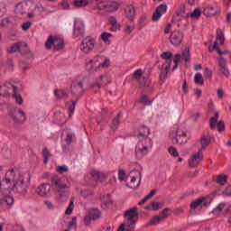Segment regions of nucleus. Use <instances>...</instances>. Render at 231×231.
Here are the masks:
<instances>
[{
    "label": "nucleus",
    "instance_id": "2",
    "mask_svg": "<svg viewBox=\"0 0 231 231\" xmlns=\"http://www.w3.org/2000/svg\"><path fill=\"white\" fill-rule=\"evenodd\" d=\"M149 147H152V140L149 138V136L143 137L139 140L136 147H135V156L139 160H142L145 154H147V151Z\"/></svg>",
    "mask_w": 231,
    "mask_h": 231
},
{
    "label": "nucleus",
    "instance_id": "8",
    "mask_svg": "<svg viewBox=\"0 0 231 231\" xmlns=\"http://www.w3.org/2000/svg\"><path fill=\"white\" fill-rule=\"evenodd\" d=\"M218 64L217 75H222L226 77V79L230 78V70H228V67L226 66V59L224 57H219L217 59Z\"/></svg>",
    "mask_w": 231,
    "mask_h": 231
},
{
    "label": "nucleus",
    "instance_id": "42",
    "mask_svg": "<svg viewBox=\"0 0 231 231\" xmlns=\"http://www.w3.org/2000/svg\"><path fill=\"white\" fill-rule=\"evenodd\" d=\"M86 69H87V71H88V73H96L97 66H95V61L93 60H90L87 63Z\"/></svg>",
    "mask_w": 231,
    "mask_h": 231
},
{
    "label": "nucleus",
    "instance_id": "6",
    "mask_svg": "<svg viewBox=\"0 0 231 231\" xmlns=\"http://www.w3.org/2000/svg\"><path fill=\"white\" fill-rule=\"evenodd\" d=\"M187 17H189V14L185 12V5L181 4L180 8L175 12L171 22L180 28V23H181L183 19H187Z\"/></svg>",
    "mask_w": 231,
    "mask_h": 231
},
{
    "label": "nucleus",
    "instance_id": "12",
    "mask_svg": "<svg viewBox=\"0 0 231 231\" xmlns=\"http://www.w3.org/2000/svg\"><path fill=\"white\" fill-rule=\"evenodd\" d=\"M86 32L84 23L76 20L74 22V27H73V37L74 39H77V37H84V33Z\"/></svg>",
    "mask_w": 231,
    "mask_h": 231
},
{
    "label": "nucleus",
    "instance_id": "32",
    "mask_svg": "<svg viewBox=\"0 0 231 231\" xmlns=\"http://www.w3.org/2000/svg\"><path fill=\"white\" fill-rule=\"evenodd\" d=\"M124 116V114L122 112H119L117 116L113 119L112 124H111V129L113 131H116L120 125V118Z\"/></svg>",
    "mask_w": 231,
    "mask_h": 231
},
{
    "label": "nucleus",
    "instance_id": "50",
    "mask_svg": "<svg viewBox=\"0 0 231 231\" xmlns=\"http://www.w3.org/2000/svg\"><path fill=\"white\" fill-rule=\"evenodd\" d=\"M194 82L195 84H199V86H203V84H205V79H203V75H201V73H197L195 75Z\"/></svg>",
    "mask_w": 231,
    "mask_h": 231
},
{
    "label": "nucleus",
    "instance_id": "44",
    "mask_svg": "<svg viewBox=\"0 0 231 231\" xmlns=\"http://www.w3.org/2000/svg\"><path fill=\"white\" fill-rule=\"evenodd\" d=\"M51 46L53 47L55 46V37H53L52 35H50L47 41L45 42V48L46 50H50Z\"/></svg>",
    "mask_w": 231,
    "mask_h": 231
},
{
    "label": "nucleus",
    "instance_id": "18",
    "mask_svg": "<svg viewBox=\"0 0 231 231\" xmlns=\"http://www.w3.org/2000/svg\"><path fill=\"white\" fill-rule=\"evenodd\" d=\"M167 13V5H160L155 12L153 13L152 16V21H153L154 23H156L157 21H160V17H162V15H163V14Z\"/></svg>",
    "mask_w": 231,
    "mask_h": 231
},
{
    "label": "nucleus",
    "instance_id": "9",
    "mask_svg": "<svg viewBox=\"0 0 231 231\" xmlns=\"http://www.w3.org/2000/svg\"><path fill=\"white\" fill-rule=\"evenodd\" d=\"M10 116L15 124H21V122H24V120H26V115L21 108H14L11 110Z\"/></svg>",
    "mask_w": 231,
    "mask_h": 231
},
{
    "label": "nucleus",
    "instance_id": "14",
    "mask_svg": "<svg viewBox=\"0 0 231 231\" xmlns=\"http://www.w3.org/2000/svg\"><path fill=\"white\" fill-rule=\"evenodd\" d=\"M203 162V152H201V150H199L198 152H196L189 158L188 163L189 167H198V165H199V162Z\"/></svg>",
    "mask_w": 231,
    "mask_h": 231
},
{
    "label": "nucleus",
    "instance_id": "27",
    "mask_svg": "<svg viewBox=\"0 0 231 231\" xmlns=\"http://www.w3.org/2000/svg\"><path fill=\"white\" fill-rule=\"evenodd\" d=\"M64 39L55 36L53 51H60V50H64Z\"/></svg>",
    "mask_w": 231,
    "mask_h": 231
},
{
    "label": "nucleus",
    "instance_id": "41",
    "mask_svg": "<svg viewBox=\"0 0 231 231\" xmlns=\"http://www.w3.org/2000/svg\"><path fill=\"white\" fill-rule=\"evenodd\" d=\"M89 5V2L88 0H74L73 5L75 8H84L85 6H88Z\"/></svg>",
    "mask_w": 231,
    "mask_h": 231
},
{
    "label": "nucleus",
    "instance_id": "47",
    "mask_svg": "<svg viewBox=\"0 0 231 231\" xmlns=\"http://www.w3.org/2000/svg\"><path fill=\"white\" fill-rule=\"evenodd\" d=\"M8 53H16V51H21V43L17 42L13 44L8 50Z\"/></svg>",
    "mask_w": 231,
    "mask_h": 231
},
{
    "label": "nucleus",
    "instance_id": "22",
    "mask_svg": "<svg viewBox=\"0 0 231 231\" xmlns=\"http://www.w3.org/2000/svg\"><path fill=\"white\" fill-rule=\"evenodd\" d=\"M128 225L125 227V223H123L117 228V231H134L136 227V220H128Z\"/></svg>",
    "mask_w": 231,
    "mask_h": 231
},
{
    "label": "nucleus",
    "instance_id": "20",
    "mask_svg": "<svg viewBox=\"0 0 231 231\" xmlns=\"http://www.w3.org/2000/svg\"><path fill=\"white\" fill-rule=\"evenodd\" d=\"M14 205V199L11 196H5L0 199V207L2 210H8Z\"/></svg>",
    "mask_w": 231,
    "mask_h": 231
},
{
    "label": "nucleus",
    "instance_id": "35",
    "mask_svg": "<svg viewBox=\"0 0 231 231\" xmlns=\"http://www.w3.org/2000/svg\"><path fill=\"white\" fill-rule=\"evenodd\" d=\"M103 204L101 205L102 208H109L113 207V200H111V195L107 194L106 196L103 195Z\"/></svg>",
    "mask_w": 231,
    "mask_h": 231
},
{
    "label": "nucleus",
    "instance_id": "1",
    "mask_svg": "<svg viewBox=\"0 0 231 231\" xmlns=\"http://www.w3.org/2000/svg\"><path fill=\"white\" fill-rule=\"evenodd\" d=\"M13 176V186L12 190L16 194H26L28 192V187H30V177L27 175V178L24 175L20 174L18 171L14 170V175Z\"/></svg>",
    "mask_w": 231,
    "mask_h": 231
},
{
    "label": "nucleus",
    "instance_id": "46",
    "mask_svg": "<svg viewBox=\"0 0 231 231\" xmlns=\"http://www.w3.org/2000/svg\"><path fill=\"white\" fill-rule=\"evenodd\" d=\"M217 41H220L221 46L225 44V34L221 29H217Z\"/></svg>",
    "mask_w": 231,
    "mask_h": 231
},
{
    "label": "nucleus",
    "instance_id": "59",
    "mask_svg": "<svg viewBox=\"0 0 231 231\" xmlns=\"http://www.w3.org/2000/svg\"><path fill=\"white\" fill-rule=\"evenodd\" d=\"M140 102L141 104H144V106H151L152 103L151 100H149L146 95L141 97Z\"/></svg>",
    "mask_w": 231,
    "mask_h": 231
},
{
    "label": "nucleus",
    "instance_id": "63",
    "mask_svg": "<svg viewBox=\"0 0 231 231\" xmlns=\"http://www.w3.org/2000/svg\"><path fill=\"white\" fill-rule=\"evenodd\" d=\"M109 64H111V60L106 58L104 61L98 65V68H109Z\"/></svg>",
    "mask_w": 231,
    "mask_h": 231
},
{
    "label": "nucleus",
    "instance_id": "17",
    "mask_svg": "<svg viewBox=\"0 0 231 231\" xmlns=\"http://www.w3.org/2000/svg\"><path fill=\"white\" fill-rule=\"evenodd\" d=\"M124 217H125L127 221H138V208L134 207L125 211Z\"/></svg>",
    "mask_w": 231,
    "mask_h": 231
},
{
    "label": "nucleus",
    "instance_id": "28",
    "mask_svg": "<svg viewBox=\"0 0 231 231\" xmlns=\"http://www.w3.org/2000/svg\"><path fill=\"white\" fill-rule=\"evenodd\" d=\"M14 85L12 83H7L0 86V95L1 97H8L10 95V88H14Z\"/></svg>",
    "mask_w": 231,
    "mask_h": 231
},
{
    "label": "nucleus",
    "instance_id": "21",
    "mask_svg": "<svg viewBox=\"0 0 231 231\" xmlns=\"http://www.w3.org/2000/svg\"><path fill=\"white\" fill-rule=\"evenodd\" d=\"M125 14L126 19H129L132 23L134 21V18L136 17V9L133 5H126L125 7Z\"/></svg>",
    "mask_w": 231,
    "mask_h": 231
},
{
    "label": "nucleus",
    "instance_id": "60",
    "mask_svg": "<svg viewBox=\"0 0 231 231\" xmlns=\"http://www.w3.org/2000/svg\"><path fill=\"white\" fill-rule=\"evenodd\" d=\"M73 138H75V134H68L67 137L65 139V142L67 145H71V143L73 142Z\"/></svg>",
    "mask_w": 231,
    "mask_h": 231
},
{
    "label": "nucleus",
    "instance_id": "57",
    "mask_svg": "<svg viewBox=\"0 0 231 231\" xmlns=\"http://www.w3.org/2000/svg\"><path fill=\"white\" fill-rule=\"evenodd\" d=\"M227 176L226 175H218L217 177V183H219V185H225V182L227 180Z\"/></svg>",
    "mask_w": 231,
    "mask_h": 231
},
{
    "label": "nucleus",
    "instance_id": "4",
    "mask_svg": "<svg viewBox=\"0 0 231 231\" xmlns=\"http://www.w3.org/2000/svg\"><path fill=\"white\" fill-rule=\"evenodd\" d=\"M71 95L77 99L80 100V96L84 93V81L75 79L70 85Z\"/></svg>",
    "mask_w": 231,
    "mask_h": 231
},
{
    "label": "nucleus",
    "instance_id": "19",
    "mask_svg": "<svg viewBox=\"0 0 231 231\" xmlns=\"http://www.w3.org/2000/svg\"><path fill=\"white\" fill-rule=\"evenodd\" d=\"M151 134V129L148 126L141 125L134 131V135L137 138H145Z\"/></svg>",
    "mask_w": 231,
    "mask_h": 231
},
{
    "label": "nucleus",
    "instance_id": "48",
    "mask_svg": "<svg viewBox=\"0 0 231 231\" xmlns=\"http://www.w3.org/2000/svg\"><path fill=\"white\" fill-rule=\"evenodd\" d=\"M42 156H43V163H48V160L51 157V153L48 148H43L42 150Z\"/></svg>",
    "mask_w": 231,
    "mask_h": 231
},
{
    "label": "nucleus",
    "instance_id": "61",
    "mask_svg": "<svg viewBox=\"0 0 231 231\" xmlns=\"http://www.w3.org/2000/svg\"><path fill=\"white\" fill-rule=\"evenodd\" d=\"M168 152H170V154L171 156H173L174 158H177V156H179V152H178V150L175 148V147H172L171 146L169 149H168Z\"/></svg>",
    "mask_w": 231,
    "mask_h": 231
},
{
    "label": "nucleus",
    "instance_id": "52",
    "mask_svg": "<svg viewBox=\"0 0 231 231\" xmlns=\"http://www.w3.org/2000/svg\"><path fill=\"white\" fill-rule=\"evenodd\" d=\"M74 200L71 199L67 209L65 210V214L66 216H69L72 212H73V208H75V204H74Z\"/></svg>",
    "mask_w": 231,
    "mask_h": 231
},
{
    "label": "nucleus",
    "instance_id": "37",
    "mask_svg": "<svg viewBox=\"0 0 231 231\" xmlns=\"http://www.w3.org/2000/svg\"><path fill=\"white\" fill-rule=\"evenodd\" d=\"M79 100L75 98V100H71L70 102H67L68 109H69V116L71 118V116L73 113H75V106H77V103Z\"/></svg>",
    "mask_w": 231,
    "mask_h": 231
},
{
    "label": "nucleus",
    "instance_id": "23",
    "mask_svg": "<svg viewBox=\"0 0 231 231\" xmlns=\"http://www.w3.org/2000/svg\"><path fill=\"white\" fill-rule=\"evenodd\" d=\"M58 197L57 199L59 203H66L69 199V191L68 189H60L58 190Z\"/></svg>",
    "mask_w": 231,
    "mask_h": 231
},
{
    "label": "nucleus",
    "instance_id": "29",
    "mask_svg": "<svg viewBox=\"0 0 231 231\" xmlns=\"http://www.w3.org/2000/svg\"><path fill=\"white\" fill-rule=\"evenodd\" d=\"M172 57L173 54L171 51H165L161 54V59L166 60L165 66H169L171 68V64H172Z\"/></svg>",
    "mask_w": 231,
    "mask_h": 231
},
{
    "label": "nucleus",
    "instance_id": "31",
    "mask_svg": "<svg viewBox=\"0 0 231 231\" xmlns=\"http://www.w3.org/2000/svg\"><path fill=\"white\" fill-rule=\"evenodd\" d=\"M210 142H211V139H210L209 135H208V136L203 135L200 138L201 148L199 151H201V152H203V151H205V149H207V147H208V145H210Z\"/></svg>",
    "mask_w": 231,
    "mask_h": 231
},
{
    "label": "nucleus",
    "instance_id": "49",
    "mask_svg": "<svg viewBox=\"0 0 231 231\" xmlns=\"http://www.w3.org/2000/svg\"><path fill=\"white\" fill-rule=\"evenodd\" d=\"M213 50H216L217 52L219 53V55H226L228 53H230L229 51H221V49L219 48V45L217 43V42H215L213 44Z\"/></svg>",
    "mask_w": 231,
    "mask_h": 231
},
{
    "label": "nucleus",
    "instance_id": "56",
    "mask_svg": "<svg viewBox=\"0 0 231 231\" xmlns=\"http://www.w3.org/2000/svg\"><path fill=\"white\" fill-rule=\"evenodd\" d=\"M169 212H171V208H165L160 214L159 216L162 220L166 219V217H169Z\"/></svg>",
    "mask_w": 231,
    "mask_h": 231
},
{
    "label": "nucleus",
    "instance_id": "11",
    "mask_svg": "<svg viewBox=\"0 0 231 231\" xmlns=\"http://www.w3.org/2000/svg\"><path fill=\"white\" fill-rule=\"evenodd\" d=\"M181 60H184V62H190V49L186 48L182 53L175 54L173 62L174 64H180Z\"/></svg>",
    "mask_w": 231,
    "mask_h": 231
},
{
    "label": "nucleus",
    "instance_id": "13",
    "mask_svg": "<svg viewBox=\"0 0 231 231\" xmlns=\"http://www.w3.org/2000/svg\"><path fill=\"white\" fill-rule=\"evenodd\" d=\"M183 32L173 31L170 35V42L173 46H180L183 42Z\"/></svg>",
    "mask_w": 231,
    "mask_h": 231
},
{
    "label": "nucleus",
    "instance_id": "3",
    "mask_svg": "<svg viewBox=\"0 0 231 231\" xmlns=\"http://www.w3.org/2000/svg\"><path fill=\"white\" fill-rule=\"evenodd\" d=\"M13 175V176H12ZM14 170L12 169L11 171L5 173V179L0 181V192L1 194L6 195L12 192V181L14 182Z\"/></svg>",
    "mask_w": 231,
    "mask_h": 231
},
{
    "label": "nucleus",
    "instance_id": "7",
    "mask_svg": "<svg viewBox=\"0 0 231 231\" xmlns=\"http://www.w3.org/2000/svg\"><path fill=\"white\" fill-rule=\"evenodd\" d=\"M95 40L91 36L85 37L80 44V50L83 53H89V51H93L95 50Z\"/></svg>",
    "mask_w": 231,
    "mask_h": 231
},
{
    "label": "nucleus",
    "instance_id": "54",
    "mask_svg": "<svg viewBox=\"0 0 231 231\" xmlns=\"http://www.w3.org/2000/svg\"><path fill=\"white\" fill-rule=\"evenodd\" d=\"M109 37H113V34L109 33V32H102L101 33V39L104 42H108V44L111 43V42L109 41Z\"/></svg>",
    "mask_w": 231,
    "mask_h": 231
},
{
    "label": "nucleus",
    "instance_id": "16",
    "mask_svg": "<svg viewBox=\"0 0 231 231\" xmlns=\"http://www.w3.org/2000/svg\"><path fill=\"white\" fill-rule=\"evenodd\" d=\"M173 140L176 142V143H179L180 145H185V143H187V133L178 128L176 130L175 137L173 138Z\"/></svg>",
    "mask_w": 231,
    "mask_h": 231
},
{
    "label": "nucleus",
    "instance_id": "26",
    "mask_svg": "<svg viewBox=\"0 0 231 231\" xmlns=\"http://www.w3.org/2000/svg\"><path fill=\"white\" fill-rule=\"evenodd\" d=\"M108 23L111 24V32H118V30L122 28V25L118 23L116 17L115 16L108 17Z\"/></svg>",
    "mask_w": 231,
    "mask_h": 231
},
{
    "label": "nucleus",
    "instance_id": "62",
    "mask_svg": "<svg viewBox=\"0 0 231 231\" xmlns=\"http://www.w3.org/2000/svg\"><path fill=\"white\" fill-rule=\"evenodd\" d=\"M56 171L57 172H59V174H64V172H68L69 169H68V166L61 165V166H58Z\"/></svg>",
    "mask_w": 231,
    "mask_h": 231
},
{
    "label": "nucleus",
    "instance_id": "38",
    "mask_svg": "<svg viewBox=\"0 0 231 231\" xmlns=\"http://www.w3.org/2000/svg\"><path fill=\"white\" fill-rule=\"evenodd\" d=\"M54 95L59 100H62V98H68V92L64 89H55Z\"/></svg>",
    "mask_w": 231,
    "mask_h": 231
},
{
    "label": "nucleus",
    "instance_id": "58",
    "mask_svg": "<svg viewBox=\"0 0 231 231\" xmlns=\"http://www.w3.org/2000/svg\"><path fill=\"white\" fill-rule=\"evenodd\" d=\"M16 14H20V15H24L26 14V10L24 9V6L22 4H19L16 6Z\"/></svg>",
    "mask_w": 231,
    "mask_h": 231
},
{
    "label": "nucleus",
    "instance_id": "25",
    "mask_svg": "<svg viewBox=\"0 0 231 231\" xmlns=\"http://www.w3.org/2000/svg\"><path fill=\"white\" fill-rule=\"evenodd\" d=\"M51 190V186L48 183H43L40 187H38V194L39 196H48Z\"/></svg>",
    "mask_w": 231,
    "mask_h": 231
},
{
    "label": "nucleus",
    "instance_id": "51",
    "mask_svg": "<svg viewBox=\"0 0 231 231\" xmlns=\"http://www.w3.org/2000/svg\"><path fill=\"white\" fill-rule=\"evenodd\" d=\"M142 75H143L142 69H138L133 73L132 79L133 80H140V79H142Z\"/></svg>",
    "mask_w": 231,
    "mask_h": 231
},
{
    "label": "nucleus",
    "instance_id": "10",
    "mask_svg": "<svg viewBox=\"0 0 231 231\" xmlns=\"http://www.w3.org/2000/svg\"><path fill=\"white\" fill-rule=\"evenodd\" d=\"M51 184L54 189H56L57 192L59 190H66L69 189V186H68L66 183H63L62 180L57 175H54L51 177Z\"/></svg>",
    "mask_w": 231,
    "mask_h": 231
},
{
    "label": "nucleus",
    "instance_id": "45",
    "mask_svg": "<svg viewBox=\"0 0 231 231\" xmlns=\"http://www.w3.org/2000/svg\"><path fill=\"white\" fill-rule=\"evenodd\" d=\"M145 210H160V204H158V202L155 201H152L151 204H149L148 206H146L144 208Z\"/></svg>",
    "mask_w": 231,
    "mask_h": 231
},
{
    "label": "nucleus",
    "instance_id": "43",
    "mask_svg": "<svg viewBox=\"0 0 231 231\" xmlns=\"http://www.w3.org/2000/svg\"><path fill=\"white\" fill-rule=\"evenodd\" d=\"M203 205V199L199 198L197 199L196 200L192 201L189 205L191 210H196V208H198V207H201Z\"/></svg>",
    "mask_w": 231,
    "mask_h": 231
},
{
    "label": "nucleus",
    "instance_id": "15",
    "mask_svg": "<svg viewBox=\"0 0 231 231\" xmlns=\"http://www.w3.org/2000/svg\"><path fill=\"white\" fill-rule=\"evenodd\" d=\"M100 210L98 208H91L88 210V216H86L84 218V222L88 225L90 221H97V219H100Z\"/></svg>",
    "mask_w": 231,
    "mask_h": 231
},
{
    "label": "nucleus",
    "instance_id": "5",
    "mask_svg": "<svg viewBox=\"0 0 231 231\" xmlns=\"http://www.w3.org/2000/svg\"><path fill=\"white\" fill-rule=\"evenodd\" d=\"M219 119V112L215 113V116L209 118V127L212 131L217 130L218 133H223L225 132V122L223 120H220L217 122Z\"/></svg>",
    "mask_w": 231,
    "mask_h": 231
},
{
    "label": "nucleus",
    "instance_id": "64",
    "mask_svg": "<svg viewBox=\"0 0 231 231\" xmlns=\"http://www.w3.org/2000/svg\"><path fill=\"white\" fill-rule=\"evenodd\" d=\"M125 178V171L124 169H120L118 171V180H119V181H124Z\"/></svg>",
    "mask_w": 231,
    "mask_h": 231
},
{
    "label": "nucleus",
    "instance_id": "53",
    "mask_svg": "<svg viewBox=\"0 0 231 231\" xmlns=\"http://www.w3.org/2000/svg\"><path fill=\"white\" fill-rule=\"evenodd\" d=\"M163 221L159 215L154 216L150 219V225H160Z\"/></svg>",
    "mask_w": 231,
    "mask_h": 231
},
{
    "label": "nucleus",
    "instance_id": "36",
    "mask_svg": "<svg viewBox=\"0 0 231 231\" xmlns=\"http://www.w3.org/2000/svg\"><path fill=\"white\" fill-rule=\"evenodd\" d=\"M129 178H130V185L126 184V187H129V189H138V187H140L141 180H139L137 184H134L136 182V176H133L130 173ZM140 180H142V177H140Z\"/></svg>",
    "mask_w": 231,
    "mask_h": 231
},
{
    "label": "nucleus",
    "instance_id": "40",
    "mask_svg": "<svg viewBox=\"0 0 231 231\" xmlns=\"http://www.w3.org/2000/svg\"><path fill=\"white\" fill-rule=\"evenodd\" d=\"M226 205V204L225 202L220 203L217 206V208H213L211 214H213L214 216H219L221 212H223V208H225Z\"/></svg>",
    "mask_w": 231,
    "mask_h": 231
},
{
    "label": "nucleus",
    "instance_id": "33",
    "mask_svg": "<svg viewBox=\"0 0 231 231\" xmlns=\"http://www.w3.org/2000/svg\"><path fill=\"white\" fill-rule=\"evenodd\" d=\"M118 7H119L118 3L109 2L107 5L104 6V9L106 10V12L113 13V12H116V10H118Z\"/></svg>",
    "mask_w": 231,
    "mask_h": 231
},
{
    "label": "nucleus",
    "instance_id": "34",
    "mask_svg": "<svg viewBox=\"0 0 231 231\" xmlns=\"http://www.w3.org/2000/svg\"><path fill=\"white\" fill-rule=\"evenodd\" d=\"M91 176L96 181H104L107 178L106 174L97 171H92Z\"/></svg>",
    "mask_w": 231,
    "mask_h": 231
},
{
    "label": "nucleus",
    "instance_id": "24",
    "mask_svg": "<svg viewBox=\"0 0 231 231\" xmlns=\"http://www.w3.org/2000/svg\"><path fill=\"white\" fill-rule=\"evenodd\" d=\"M159 69H160V80L161 82H165L167 79V74L169 73V69H171V67L166 66L165 64L159 65Z\"/></svg>",
    "mask_w": 231,
    "mask_h": 231
},
{
    "label": "nucleus",
    "instance_id": "30",
    "mask_svg": "<svg viewBox=\"0 0 231 231\" xmlns=\"http://www.w3.org/2000/svg\"><path fill=\"white\" fill-rule=\"evenodd\" d=\"M203 14L206 15V17H212L217 14V7L208 5L206 8H204Z\"/></svg>",
    "mask_w": 231,
    "mask_h": 231
},
{
    "label": "nucleus",
    "instance_id": "55",
    "mask_svg": "<svg viewBox=\"0 0 231 231\" xmlns=\"http://www.w3.org/2000/svg\"><path fill=\"white\" fill-rule=\"evenodd\" d=\"M190 17H192L193 19H199V17H201V9H194V11L190 14Z\"/></svg>",
    "mask_w": 231,
    "mask_h": 231
},
{
    "label": "nucleus",
    "instance_id": "39",
    "mask_svg": "<svg viewBox=\"0 0 231 231\" xmlns=\"http://www.w3.org/2000/svg\"><path fill=\"white\" fill-rule=\"evenodd\" d=\"M13 97H14L16 103L19 104V106H21L23 104V97L17 91V87H13Z\"/></svg>",
    "mask_w": 231,
    "mask_h": 231
}]
</instances>
